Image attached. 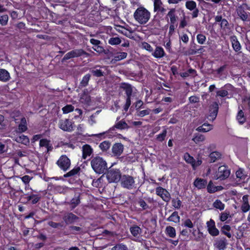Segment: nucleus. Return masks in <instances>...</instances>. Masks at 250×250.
<instances>
[{
  "label": "nucleus",
  "mask_w": 250,
  "mask_h": 250,
  "mask_svg": "<svg viewBox=\"0 0 250 250\" xmlns=\"http://www.w3.org/2000/svg\"><path fill=\"white\" fill-rule=\"evenodd\" d=\"M90 164L92 169L96 173H103L107 168L105 160L98 156L92 158Z\"/></svg>",
  "instance_id": "f257e3e1"
},
{
  "label": "nucleus",
  "mask_w": 250,
  "mask_h": 250,
  "mask_svg": "<svg viewBox=\"0 0 250 250\" xmlns=\"http://www.w3.org/2000/svg\"><path fill=\"white\" fill-rule=\"evenodd\" d=\"M133 17L138 23L145 24L149 20L150 13L144 7H140L134 12Z\"/></svg>",
  "instance_id": "f03ea898"
},
{
  "label": "nucleus",
  "mask_w": 250,
  "mask_h": 250,
  "mask_svg": "<svg viewBox=\"0 0 250 250\" xmlns=\"http://www.w3.org/2000/svg\"><path fill=\"white\" fill-rule=\"evenodd\" d=\"M120 87L123 89L126 96L125 104L124 106V109L127 111L131 104V96L133 92V87L132 86L127 83H122Z\"/></svg>",
  "instance_id": "7ed1b4c3"
},
{
  "label": "nucleus",
  "mask_w": 250,
  "mask_h": 250,
  "mask_svg": "<svg viewBox=\"0 0 250 250\" xmlns=\"http://www.w3.org/2000/svg\"><path fill=\"white\" fill-rule=\"evenodd\" d=\"M106 178L109 183H117L122 178L121 173L119 169L111 168L107 171Z\"/></svg>",
  "instance_id": "20e7f679"
},
{
  "label": "nucleus",
  "mask_w": 250,
  "mask_h": 250,
  "mask_svg": "<svg viewBox=\"0 0 250 250\" xmlns=\"http://www.w3.org/2000/svg\"><path fill=\"white\" fill-rule=\"evenodd\" d=\"M121 186L128 189H132L135 185V180L133 177L128 175H124L121 179Z\"/></svg>",
  "instance_id": "39448f33"
},
{
  "label": "nucleus",
  "mask_w": 250,
  "mask_h": 250,
  "mask_svg": "<svg viewBox=\"0 0 250 250\" xmlns=\"http://www.w3.org/2000/svg\"><path fill=\"white\" fill-rule=\"evenodd\" d=\"M56 164L62 170L66 171L70 167L71 161L66 155H63L60 157Z\"/></svg>",
  "instance_id": "423d86ee"
},
{
  "label": "nucleus",
  "mask_w": 250,
  "mask_h": 250,
  "mask_svg": "<svg viewBox=\"0 0 250 250\" xmlns=\"http://www.w3.org/2000/svg\"><path fill=\"white\" fill-rule=\"evenodd\" d=\"M156 194L161 197L165 202H168L171 198L170 193L165 188L158 187L156 188Z\"/></svg>",
  "instance_id": "0eeeda50"
},
{
  "label": "nucleus",
  "mask_w": 250,
  "mask_h": 250,
  "mask_svg": "<svg viewBox=\"0 0 250 250\" xmlns=\"http://www.w3.org/2000/svg\"><path fill=\"white\" fill-rule=\"evenodd\" d=\"M59 127L65 131H71L73 130L72 124L69 119H62L59 123Z\"/></svg>",
  "instance_id": "6e6552de"
},
{
  "label": "nucleus",
  "mask_w": 250,
  "mask_h": 250,
  "mask_svg": "<svg viewBox=\"0 0 250 250\" xmlns=\"http://www.w3.org/2000/svg\"><path fill=\"white\" fill-rule=\"evenodd\" d=\"M85 54L86 52L81 49L73 50L67 53L64 55L63 60H67L71 58L80 57Z\"/></svg>",
  "instance_id": "1a4fd4ad"
},
{
  "label": "nucleus",
  "mask_w": 250,
  "mask_h": 250,
  "mask_svg": "<svg viewBox=\"0 0 250 250\" xmlns=\"http://www.w3.org/2000/svg\"><path fill=\"white\" fill-rule=\"evenodd\" d=\"M63 221L66 225L76 222L79 217L72 212H65L62 217Z\"/></svg>",
  "instance_id": "9d476101"
},
{
  "label": "nucleus",
  "mask_w": 250,
  "mask_h": 250,
  "mask_svg": "<svg viewBox=\"0 0 250 250\" xmlns=\"http://www.w3.org/2000/svg\"><path fill=\"white\" fill-rule=\"evenodd\" d=\"M230 170L226 165L220 166V180H224L229 176Z\"/></svg>",
  "instance_id": "9b49d317"
},
{
  "label": "nucleus",
  "mask_w": 250,
  "mask_h": 250,
  "mask_svg": "<svg viewBox=\"0 0 250 250\" xmlns=\"http://www.w3.org/2000/svg\"><path fill=\"white\" fill-rule=\"evenodd\" d=\"M130 126L127 124L125 121L124 120H122L117 122L115 123V124L109 129V130L114 131L116 130V129H127Z\"/></svg>",
  "instance_id": "f8f14e48"
},
{
  "label": "nucleus",
  "mask_w": 250,
  "mask_h": 250,
  "mask_svg": "<svg viewBox=\"0 0 250 250\" xmlns=\"http://www.w3.org/2000/svg\"><path fill=\"white\" fill-rule=\"evenodd\" d=\"M218 105L217 103L214 102L209 106V113L208 119L213 120L217 116L218 113Z\"/></svg>",
  "instance_id": "ddd939ff"
},
{
  "label": "nucleus",
  "mask_w": 250,
  "mask_h": 250,
  "mask_svg": "<svg viewBox=\"0 0 250 250\" xmlns=\"http://www.w3.org/2000/svg\"><path fill=\"white\" fill-rule=\"evenodd\" d=\"M207 224L209 233L213 236L217 235L218 234V230L215 227L214 221L213 220L210 219Z\"/></svg>",
  "instance_id": "4468645a"
},
{
  "label": "nucleus",
  "mask_w": 250,
  "mask_h": 250,
  "mask_svg": "<svg viewBox=\"0 0 250 250\" xmlns=\"http://www.w3.org/2000/svg\"><path fill=\"white\" fill-rule=\"evenodd\" d=\"M249 196L245 195L242 198V204L241 207L242 211L244 213L247 212L250 209V206L249 203Z\"/></svg>",
  "instance_id": "2eb2a0df"
},
{
  "label": "nucleus",
  "mask_w": 250,
  "mask_h": 250,
  "mask_svg": "<svg viewBox=\"0 0 250 250\" xmlns=\"http://www.w3.org/2000/svg\"><path fill=\"white\" fill-rule=\"evenodd\" d=\"M82 158L85 159L88 156H90L93 153V149L89 145H84L82 147Z\"/></svg>",
  "instance_id": "dca6fc26"
},
{
  "label": "nucleus",
  "mask_w": 250,
  "mask_h": 250,
  "mask_svg": "<svg viewBox=\"0 0 250 250\" xmlns=\"http://www.w3.org/2000/svg\"><path fill=\"white\" fill-rule=\"evenodd\" d=\"M124 146L121 143L115 144L112 146V152L116 156H120L123 152Z\"/></svg>",
  "instance_id": "f3484780"
},
{
  "label": "nucleus",
  "mask_w": 250,
  "mask_h": 250,
  "mask_svg": "<svg viewBox=\"0 0 250 250\" xmlns=\"http://www.w3.org/2000/svg\"><path fill=\"white\" fill-rule=\"evenodd\" d=\"M230 40L233 49L236 52L239 51L241 49V46L237 37L232 36L230 37Z\"/></svg>",
  "instance_id": "a211bd4d"
},
{
  "label": "nucleus",
  "mask_w": 250,
  "mask_h": 250,
  "mask_svg": "<svg viewBox=\"0 0 250 250\" xmlns=\"http://www.w3.org/2000/svg\"><path fill=\"white\" fill-rule=\"evenodd\" d=\"M152 55L156 58H161L165 56L164 49L161 46H156Z\"/></svg>",
  "instance_id": "6ab92c4d"
},
{
  "label": "nucleus",
  "mask_w": 250,
  "mask_h": 250,
  "mask_svg": "<svg viewBox=\"0 0 250 250\" xmlns=\"http://www.w3.org/2000/svg\"><path fill=\"white\" fill-rule=\"evenodd\" d=\"M10 79L9 73L4 69H0V81L6 82Z\"/></svg>",
  "instance_id": "aec40b11"
},
{
  "label": "nucleus",
  "mask_w": 250,
  "mask_h": 250,
  "mask_svg": "<svg viewBox=\"0 0 250 250\" xmlns=\"http://www.w3.org/2000/svg\"><path fill=\"white\" fill-rule=\"evenodd\" d=\"M207 184L206 180L197 178L194 182V185L198 189L205 188Z\"/></svg>",
  "instance_id": "412c9836"
},
{
  "label": "nucleus",
  "mask_w": 250,
  "mask_h": 250,
  "mask_svg": "<svg viewBox=\"0 0 250 250\" xmlns=\"http://www.w3.org/2000/svg\"><path fill=\"white\" fill-rule=\"evenodd\" d=\"M14 140L17 143H21L26 146L29 144V139L24 135H21L16 137Z\"/></svg>",
  "instance_id": "4be33fe9"
},
{
  "label": "nucleus",
  "mask_w": 250,
  "mask_h": 250,
  "mask_svg": "<svg viewBox=\"0 0 250 250\" xmlns=\"http://www.w3.org/2000/svg\"><path fill=\"white\" fill-rule=\"evenodd\" d=\"M237 13L239 17L243 21H246L248 18V14L242 6L238 7L237 9Z\"/></svg>",
  "instance_id": "5701e85b"
},
{
  "label": "nucleus",
  "mask_w": 250,
  "mask_h": 250,
  "mask_svg": "<svg viewBox=\"0 0 250 250\" xmlns=\"http://www.w3.org/2000/svg\"><path fill=\"white\" fill-rule=\"evenodd\" d=\"M130 231L132 235L136 237H138L142 233L141 229L136 225H134L130 227Z\"/></svg>",
  "instance_id": "b1692460"
},
{
  "label": "nucleus",
  "mask_w": 250,
  "mask_h": 250,
  "mask_svg": "<svg viewBox=\"0 0 250 250\" xmlns=\"http://www.w3.org/2000/svg\"><path fill=\"white\" fill-rule=\"evenodd\" d=\"M166 233L167 236L171 238H174L176 236L175 229L171 226H167L166 228Z\"/></svg>",
  "instance_id": "393cba45"
},
{
  "label": "nucleus",
  "mask_w": 250,
  "mask_h": 250,
  "mask_svg": "<svg viewBox=\"0 0 250 250\" xmlns=\"http://www.w3.org/2000/svg\"><path fill=\"white\" fill-rule=\"evenodd\" d=\"M230 230L231 227L228 225H225L221 228L222 232L229 238L231 237V234L230 232Z\"/></svg>",
  "instance_id": "a878e982"
},
{
  "label": "nucleus",
  "mask_w": 250,
  "mask_h": 250,
  "mask_svg": "<svg viewBox=\"0 0 250 250\" xmlns=\"http://www.w3.org/2000/svg\"><path fill=\"white\" fill-rule=\"evenodd\" d=\"M212 129V125L208 124L205 123L199 126L196 130L200 132H208Z\"/></svg>",
  "instance_id": "bb28decb"
},
{
  "label": "nucleus",
  "mask_w": 250,
  "mask_h": 250,
  "mask_svg": "<svg viewBox=\"0 0 250 250\" xmlns=\"http://www.w3.org/2000/svg\"><path fill=\"white\" fill-rule=\"evenodd\" d=\"M26 119L25 118H22L21 119V123L19 125L18 130L19 132L22 133L25 132L27 129V127L26 125Z\"/></svg>",
  "instance_id": "cd10ccee"
},
{
  "label": "nucleus",
  "mask_w": 250,
  "mask_h": 250,
  "mask_svg": "<svg viewBox=\"0 0 250 250\" xmlns=\"http://www.w3.org/2000/svg\"><path fill=\"white\" fill-rule=\"evenodd\" d=\"M193 236V239L197 242L201 241L203 239V234L199 230H193L192 232Z\"/></svg>",
  "instance_id": "c85d7f7f"
},
{
  "label": "nucleus",
  "mask_w": 250,
  "mask_h": 250,
  "mask_svg": "<svg viewBox=\"0 0 250 250\" xmlns=\"http://www.w3.org/2000/svg\"><path fill=\"white\" fill-rule=\"evenodd\" d=\"M127 55L126 52H119L116 53L113 59L114 61H119L126 58Z\"/></svg>",
  "instance_id": "c756f323"
},
{
  "label": "nucleus",
  "mask_w": 250,
  "mask_h": 250,
  "mask_svg": "<svg viewBox=\"0 0 250 250\" xmlns=\"http://www.w3.org/2000/svg\"><path fill=\"white\" fill-rule=\"evenodd\" d=\"M167 220L175 223L179 222L180 221V217L178 215V212L176 211L173 212L172 214L167 219Z\"/></svg>",
  "instance_id": "7c9ffc66"
},
{
  "label": "nucleus",
  "mask_w": 250,
  "mask_h": 250,
  "mask_svg": "<svg viewBox=\"0 0 250 250\" xmlns=\"http://www.w3.org/2000/svg\"><path fill=\"white\" fill-rule=\"evenodd\" d=\"M80 203V199L79 196H75L70 201L69 204L71 206L72 209H74Z\"/></svg>",
  "instance_id": "2f4dec72"
},
{
  "label": "nucleus",
  "mask_w": 250,
  "mask_h": 250,
  "mask_svg": "<svg viewBox=\"0 0 250 250\" xmlns=\"http://www.w3.org/2000/svg\"><path fill=\"white\" fill-rule=\"evenodd\" d=\"M175 9H171L167 14V16L170 18V23L172 24H174L177 20L175 15Z\"/></svg>",
  "instance_id": "473e14b6"
},
{
  "label": "nucleus",
  "mask_w": 250,
  "mask_h": 250,
  "mask_svg": "<svg viewBox=\"0 0 250 250\" xmlns=\"http://www.w3.org/2000/svg\"><path fill=\"white\" fill-rule=\"evenodd\" d=\"M237 120L240 124H243L246 121V118L244 116L243 111L240 110L236 117Z\"/></svg>",
  "instance_id": "72a5a7b5"
},
{
  "label": "nucleus",
  "mask_w": 250,
  "mask_h": 250,
  "mask_svg": "<svg viewBox=\"0 0 250 250\" xmlns=\"http://www.w3.org/2000/svg\"><path fill=\"white\" fill-rule=\"evenodd\" d=\"M236 176L237 178L239 179V182L244 180L246 178V175L244 173L243 170L241 168L239 169L236 172Z\"/></svg>",
  "instance_id": "f704fd0d"
},
{
  "label": "nucleus",
  "mask_w": 250,
  "mask_h": 250,
  "mask_svg": "<svg viewBox=\"0 0 250 250\" xmlns=\"http://www.w3.org/2000/svg\"><path fill=\"white\" fill-rule=\"evenodd\" d=\"M122 42V40L117 37L111 38L108 40V43L111 45H118Z\"/></svg>",
  "instance_id": "c9c22d12"
},
{
  "label": "nucleus",
  "mask_w": 250,
  "mask_h": 250,
  "mask_svg": "<svg viewBox=\"0 0 250 250\" xmlns=\"http://www.w3.org/2000/svg\"><path fill=\"white\" fill-rule=\"evenodd\" d=\"M231 218V216L230 214V212L229 210H226L224 212H223L221 213V216H220V220L221 221H225L227 220L228 218Z\"/></svg>",
  "instance_id": "e433bc0d"
},
{
  "label": "nucleus",
  "mask_w": 250,
  "mask_h": 250,
  "mask_svg": "<svg viewBox=\"0 0 250 250\" xmlns=\"http://www.w3.org/2000/svg\"><path fill=\"white\" fill-rule=\"evenodd\" d=\"M80 100L82 103L88 104L90 102L91 99L89 95L84 92L82 95Z\"/></svg>",
  "instance_id": "4c0bfd02"
},
{
  "label": "nucleus",
  "mask_w": 250,
  "mask_h": 250,
  "mask_svg": "<svg viewBox=\"0 0 250 250\" xmlns=\"http://www.w3.org/2000/svg\"><path fill=\"white\" fill-rule=\"evenodd\" d=\"M80 170V168L79 167H75L72 169L71 170H70V171H69L68 172H67V173H66L65 174H64V177H68L74 176L77 174L79 172Z\"/></svg>",
  "instance_id": "58836bf2"
},
{
  "label": "nucleus",
  "mask_w": 250,
  "mask_h": 250,
  "mask_svg": "<svg viewBox=\"0 0 250 250\" xmlns=\"http://www.w3.org/2000/svg\"><path fill=\"white\" fill-rule=\"evenodd\" d=\"M111 250H128L127 246L123 244H118L112 247Z\"/></svg>",
  "instance_id": "ea45409f"
},
{
  "label": "nucleus",
  "mask_w": 250,
  "mask_h": 250,
  "mask_svg": "<svg viewBox=\"0 0 250 250\" xmlns=\"http://www.w3.org/2000/svg\"><path fill=\"white\" fill-rule=\"evenodd\" d=\"M90 77L91 76L89 74L85 75L83 78V79L81 82V85L83 86H86L88 83V82L90 80Z\"/></svg>",
  "instance_id": "a19ab883"
},
{
  "label": "nucleus",
  "mask_w": 250,
  "mask_h": 250,
  "mask_svg": "<svg viewBox=\"0 0 250 250\" xmlns=\"http://www.w3.org/2000/svg\"><path fill=\"white\" fill-rule=\"evenodd\" d=\"M110 146V143L108 141H104L100 144L99 147L103 151H106Z\"/></svg>",
  "instance_id": "79ce46f5"
},
{
  "label": "nucleus",
  "mask_w": 250,
  "mask_h": 250,
  "mask_svg": "<svg viewBox=\"0 0 250 250\" xmlns=\"http://www.w3.org/2000/svg\"><path fill=\"white\" fill-rule=\"evenodd\" d=\"M74 110V107L71 104H67L62 108V112L64 114L68 113Z\"/></svg>",
  "instance_id": "37998d69"
},
{
  "label": "nucleus",
  "mask_w": 250,
  "mask_h": 250,
  "mask_svg": "<svg viewBox=\"0 0 250 250\" xmlns=\"http://www.w3.org/2000/svg\"><path fill=\"white\" fill-rule=\"evenodd\" d=\"M205 137L202 134H198L192 140L196 143L203 142L205 140Z\"/></svg>",
  "instance_id": "c03bdc74"
},
{
  "label": "nucleus",
  "mask_w": 250,
  "mask_h": 250,
  "mask_svg": "<svg viewBox=\"0 0 250 250\" xmlns=\"http://www.w3.org/2000/svg\"><path fill=\"white\" fill-rule=\"evenodd\" d=\"M92 74L96 77H100L104 76V72L102 69H94L91 70Z\"/></svg>",
  "instance_id": "a18cd8bd"
},
{
  "label": "nucleus",
  "mask_w": 250,
  "mask_h": 250,
  "mask_svg": "<svg viewBox=\"0 0 250 250\" xmlns=\"http://www.w3.org/2000/svg\"><path fill=\"white\" fill-rule=\"evenodd\" d=\"M219 157V154L218 152L214 151L211 153L209 155V162L210 163L214 162Z\"/></svg>",
  "instance_id": "49530a36"
},
{
  "label": "nucleus",
  "mask_w": 250,
  "mask_h": 250,
  "mask_svg": "<svg viewBox=\"0 0 250 250\" xmlns=\"http://www.w3.org/2000/svg\"><path fill=\"white\" fill-rule=\"evenodd\" d=\"M8 16L7 15H3L0 16V23L2 26H5L7 24L8 21Z\"/></svg>",
  "instance_id": "de8ad7c7"
},
{
  "label": "nucleus",
  "mask_w": 250,
  "mask_h": 250,
  "mask_svg": "<svg viewBox=\"0 0 250 250\" xmlns=\"http://www.w3.org/2000/svg\"><path fill=\"white\" fill-rule=\"evenodd\" d=\"M186 7L190 10H193L196 8V4L194 1H188L186 2Z\"/></svg>",
  "instance_id": "09e8293b"
},
{
  "label": "nucleus",
  "mask_w": 250,
  "mask_h": 250,
  "mask_svg": "<svg viewBox=\"0 0 250 250\" xmlns=\"http://www.w3.org/2000/svg\"><path fill=\"white\" fill-rule=\"evenodd\" d=\"M150 111V109H149L141 111H137L136 112V115L139 117H143L146 115L149 114Z\"/></svg>",
  "instance_id": "8fccbe9b"
},
{
  "label": "nucleus",
  "mask_w": 250,
  "mask_h": 250,
  "mask_svg": "<svg viewBox=\"0 0 250 250\" xmlns=\"http://www.w3.org/2000/svg\"><path fill=\"white\" fill-rule=\"evenodd\" d=\"M184 159L188 163L190 164L191 166L194 162V159L188 153H187L184 155Z\"/></svg>",
  "instance_id": "3c124183"
},
{
  "label": "nucleus",
  "mask_w": 250,
  "mask_h": 250,
  "mask_svg": "<svg viewBox=\"0 0 250 250\" xmlns=\"http://www.w3.org/2000/svg\"><path fill=\"white\" fill-rule=\"evenodd\" d=\"M197 40L199 43L203 44L206 41V37L203 34H200L197 36Z\"/></svg>",
  "instance_id": "603ef678"
},
{
  "label": "nucleus",
  "mask_w": 250,
  "mask_h": 250,
  "mask_svg": "<svg viewBox=\"0 0 250 250\" xmlns=\"http://www.w3.org/2000/svg\"><path fill=\"white\" fill-rule=\"evenodd\" d=\"M167 129H165L163 130V132L158 135H157L156 137L157 140H158L159 142H162L164 141L165 139V137L167 135Z\"/></svg>",
  "instance_id": "864d4df0"
},
{
  "label": "nucleus",
  "mask_w": 250,
  "mask_h": 250,
  "mask_svg": "<svg viewBox=\"0 0 250 250\" xmlns=\"http://www.w3.org/2000/svg\"><path fill=\"white\" fill-rule=\"evenodd\" d=\"M172 206L177 209H179L181 206V201L178 198L172 200Z\"/></svg>",
  "instance_id": "5fc2aeb1"
},
{
  "label": "nucleus",
  "mask_w": 250,
  "mask_h": 250,
  "mask_svg": "<svg viewBox=\"0 0 250 250\" xmlns=\"http://www.w3.org/2000/svg\"><path fill=\"white\" fill-rule=\"evenodd\" d=\"M142 48L151 52L153 51V48L151 46L146 42H142Z\"/></svg>",
  "instance_id": "6e6d98bb"
},
{
  "label": "nucleus",
  "mask_w": 250,
  "mask_h": 250,
  "mask_svg": "<svg viewBox=\"0 0 250 250\" xmlns=\"http://www.w3.org/2000/svg\"><path fill=\"white\" fill-rule=\"evenodd\" d=\"M162 3L160 0H154V11H157L158 9L162 7Z\"/></svg>",
  "instance_id": "4d7b16f0"
},
{
  "label": "nucleus",
  "mask_w": 250,
  "mask_h": 250,
  "mask_svg": "<svg viewBox=\"0 0 250 250\" xmlns=\"http://www.w3.org/2000/svg\"><path fill=\"white\" fill-rule=\"evenodd\" d=\"M217 187H214L212 185V183L211 181L209 183L207 189L209 192L210 193H213L217 190Z\"/></svg>",
  "instance_id": "13d9d810"
},
{
  "label": "nucleus",
  "mask_w": 250,
  "mask_h": 250,
  "mask_svg": "<svg viewBox=\"0 0 250 250\" xmlns=\"http://www.w3.org/2000/svg\"><path fill=\"white\" fill-rule=\"evenodd\" d=\"M40 146H44L47 148L48 150H49L48 146H49V141L47 139H42L40 141Z\"/></svg>",
  "instance_id": "bf43d9fd"
},
{
  "label": "nucleus",
  "mask_w": 250,
  "mask_h": 250,
  "mask_svg": "<svg viewBox=\"0 0 250 250\" xmlns=\"http://www.w3.org/2000/svg\"><path fill=\"white\" fill-rule=\"evenodd\" d=\"M230 86H231L230 85H229L226 86L225 88H222L220 90V96L223 97L227 96L228 94V92L226 90V88H227L228 87H230Z\"/></svg>",
  "instance_id": "052dcab7"
},
{
  "label": "nucleus",
  "mask_w": 250,
  "mask_h": 250,
  "mask_svg": "<svg viewBox=\"0 0 250 250\" xmlns=\"http://www.w3.org/2000/svg\"><path fill=\"white\" fill-rule=\"evenodd\" d=\"M138 204L143 208V209H146L148 208V206L146 204V202L142 199H140L138 201Z\"/></svg>",
  "instance_id": "680f3d73"
},
{
  "label": "nucleus",
  "mask_w": 250,
  "mask_h": 250,
  "mask_svg": "<svg viewBox=\"0 0 250 250\" xmlns=\"http://www.w3.org/2000/svg\"><path fill=\"white\" fill-rule=\"evenodd\" d=\"M184 226L188 228H192L193 227V223L189 219H186L184 222Z\"/></svg>",
  "instance_id": "e2e57ef3"
},
{
  "label": "nucleus",
  "mask_w": 250,
  "mask_h": 250,
  "mask_svg": "<svg viewBox=\"0 0 250 250\" xmlns=\"http://www.w3.org/2000/svg\"><path fill=\"white\" fill-rule=\"evenodd\" d=\"M48 224L50 227L53 228H58L60 227H62V225L61 223H55L53 221H49Z\"/></svg>",
  "instance_id": "0e129e2a"
},
{
  "label": "nucleus",
  "mask_w": 250,
  "mask_h": 250,
  "mask_svg": "<svg viewBox=\"0 0 250 250\" xmlns=\"http://www.w3.org/2000/svg\"><path fill=\"white\" fill-rule=\"evenodd\" d=\"M220 25L221 28H225V27L228 25V21L225 19H222L221 17H220Z\"/></svg>",
  "instance_id": "69168bd1"
},
{
  "label": "nucleus",
  "mask_w": 250,
  "mask_h": 250,
  "mask_svg": "<svg viewBox=\"0 0 250 250\" xmlns=\"http://www.w3.org/2000/svg\"><path fill=\"white\" fill-rule=\"evenodd\" d=\"M31 179L28 175H25L21 178L22 181L25 184L29 183Z\"/></svg>",
  "instance_id": "338daca9"
},
{
  "label": "nucleus",
  "mask_w": 250,
  "mask_h": 250,
  "mask_svg": "<svg viewBox=\"0 0 250 250\" xmlns=\"http://www.w3.org/2000/svg\"><path fill=\"white\" fill-rule=\"evenodd\" d=\"M189 101L191 103H196L199 102V98L195 96H192L189 98Z\"/></svg>",
  "instance_id": "774afa93"
}]
</instances>
